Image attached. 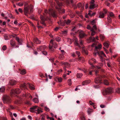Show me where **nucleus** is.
<instances>
[{
    "instance_id": "obj_1",
    "label": "nucleus",
    "mask_w": 120,
    "mask_h": 120,
    "mask_svg": "<svg viewBox=\"0 0 120 120\" xmlns=\"http://www.w3.org/2000/svg\"><path fill=\"white\" fill-rule=\"evenodd\" d=\"M33 11V7L32 5H30L27 6H24V15L27 16L28 14H30L32 13Z\"/></svg>"
},
{
    "instance_id": "obj_2",
    "label": "nucleus",
    "mask_w": 120,
    "mask_h": 120,
    "mask_svg": "<svg viewBox=\"0 0 120 120\" xmlns=\"http://www.w3.org/2000/svg\"><path fill=\"white\" fill-rule=\"evenodd\" d=\"M21 89H19L18 88L16 89L15 90L13 89L11 90V93L12 94L15 93L16 94H19L20 93L21 91V89H27V87L26 86V84L24 83L21 85Z\"/></svg>"
},
{
    "instance_id": "obj_3",
    "label": "nucleus",
    "mask_w": 120,
    "mask_h": 120,
    "mask_svg": "<svg viewBox=\"0 0 120 120\" xmlns=\"http://www.w3.org/2000/svg\"><path fill=\"white\" fill-rule=\"evenodd\" d=\"M44 12L46 14L49 13L50 15H51L54 17H56L55 11L52 9H49L48 11L47 9H45Z\"/></svg>"
},
{
    "instance_id": "obj_4",
    "label": "nucleus",
    "mask_w": 120,
    "mask_h": 120,
    "mask_svg": "<svg viewBox=\"0 0 120 120\" xmlns=\"http://www.w3.org/2000/svg\"><path fill=\"white\" fill-rule=\"evenodd\" d=\"M54 46L55 48H56L57 46V44L55 42H53V40H52L50 41L49 45V49L50 50L52 51H54L53 49H52V46Z\"/></svg>"
},
{
    "instance_id": "obj_5",
    "label": "nucleus",
    "mask_w": 120,
    "mask_h": 120,
    "mask_svg": "<svg viewBox=\"0 0 120 120\" xmlns=\"http://www.w3.org/2000/svg\"><path fill=\"white\" fill-rule=\"evenodd\" d=\"M61 64H62L64 65L65 67L64 68V69L65 72H64V73L63 75V77L64 78H65L67 76V75L66 74V70L65 68H69L70 67V65L67 63H65L63 62H61Z\"/></svg>"
},
{
    "instance_id": "obj_6",
    "label": "nucleus",
    "mask_w": 120,
    "mask_h": 120,
    "mask_svg": "<svg viewBox=\"0 0 120 120\" xmlns=\"http://www.w3.org/2000/svg\"><path fill=\"white\" fill-rule=\"evenodd\" d=\"M3 100L4 103H8L10 102V97L7 95H4L3 98Z\"/></svg>"
},
{
    "instance_id": "obj_7",
    "label": "nucleus",
    "mask_w": 120,
    "mask_h": 120,
    "mask_svg": "<svg viewBox=\"0 0 120 120\" xmlns=\"http://www.w3.org/2000/svg\"><path fill=\"white\" fill-rule=\"evenodd\" d=\"M32 108L33 109H34L35 111H37V112L38 114L42 112L41 108L38 107L37 106H35Z\"/></svg>"
},
{
    "instance_id": "obj_8",
    "label": "nucleus",
    "mask_w": 120,
    "mask_h": 120,
    "mask_svg": "<svg viewBox=\"0 0 120 120\" xmlns=\"http://www.w3.org/2000/svg\"><path fill=\"white\" fill-rule=\"evenodd\" d=\"M97 54H98L99 55H101V57L102 56H104L105 57H106V56L105 54L102 51H101L98 52H97L95 53H94V56H96V55Z\"/></svg>"
},
{
    "instance_id": "obj_9",
    "label": "nucleus",
    "mask_w": 120,
    "mask_h": 120,
    "mask_svg": "<svg viewBox=\"0 0 120 120\" xmlns=\"http://www.w3.org/2000/svg\"><path fill=\"white\" fill-rule=\"evenodd\" d=\"M96 62V60L95 59L92 58L89 60L88 63L89 64L91 65V66H94L93 65V63H95Z\"/></svg>"
},
{
    "instance_id": "obj_10",
    "label": "nucleus",
    "mask_w": 120,
    "mask_h": 120,
    "mask_svg": "<svg viewBox=\"0 0 120 120\" xmlns=\"http://www.w3.org/2000/svg\"><path fill=\"white\" fill-rule=\"evenodd\" d=\"M101 77L100 76L97 77L95 79V82L97 84L100 83L101 82Z\"/></svg>"
},
{
    "instance_id": "obj_11",
    "label": "nucleus",
    "mask_w": 120,
    "mask_h": 120,
    "mask_svg": "<svg viewBox=\"0 0 120 120\" xmlns=\"http://www.w3.org/2000/svg\"><path fill=\"white\" fill-rule=\"evenodd\" d=\"M112 89L111 88H108L105 89V90H104L103 91V93H104L105 92V93L106 94L108 93H112Z\"/></svg>"
},
{
    "instance_id": "obj_12",
    "label": "nucleus",
    "mask_w": 120,
    "mask_h": 120,
    "mask_svg": "<svg viewBox=\"0 0 120 120\" xmlns=\"http://www.w3.org/2000/svg\"><path fill=\"white\" fill-rule=\"evenodd\" d=\"M95 22L94 20H93L91 22V23L93 25H94L93 27V29L95 30H99V29H98L97 27L95 25Z\"/></svg>"
},
{
    "instance_id": "obj_13",
    "label": "nucleus",
    "mask_w": 120,
    "mask_h": 120,
    "mask_svg": "<svg viewBox=\"0 0 120 120\" xmlns=\"http://www.w3.org/2000/svg\"><path fill=\"white\" fill-rule=\"evenodd\" d=\"M46 47L45 46H41L39 48L37 49V50L39 51H40L42 52H43V51L46 48Z\"/></svg>"
},
{
    "instance_id": "obj_14",
    "label": "nucleus",
    "mask_w": 120,
    "mask_h": 120,
    "mask_svg": "<svg viewBox=\"0 0 120 120\" xmlns=\"http://www.w3.org/2000/svg\"><path fill=\"white\" fill-rule=\"evenodd\" d=\"M95 68V67L94 66H91L89 69V74L90 75H92V72L94 71V69Z\"/></svg>"
},
{
    "instance_id": "obj_15",
    "label": "nucleus",
    "mask_w": 120,
    "mask_h": 120,
    "mask_svg": "<svg viewBox=\"0 0 120 120\" xmlns=\"http://www.w3.org/2000/svg\"><path fill=\"white\" fill-rule=\"evenodd\" d=\"M27 85L28 86L29 88L31 90H34L35 89L34 86L32 85L31 84L29 83H27Z\"/></svg>"
},
{
    "instance_id": "obj_16",
    "label": "nucleus",
    "mask_w": 120,
    "mask_h": 120,
    "mask_svg": "<svg viewBox=\"0 0 120 120\" xmlns=\"http://www.w3.org/2000/svg\"><path fill=\"white\" fill-rule=\"evenodd\" d=\"M84 4H82L81 3H79L77 4V6L79 8H81V9L83 10L84 8Z\"/></svg>"
},
{
    "instance_id": "obj_17",
    "label": "nucleus",
    "mask_w": 120,
    "mask_h": 120,
    "mask_svg": "<svg viewBox=\"0 0 120 120\" xmlns=\"http://www.w3.org/2000/svg\"><path fill=\"white\" fill-rule=\"evenodd\" d=\"M65 20L64 22L62 21L61 20H60L59 22H58V23L60 26H63L64 25L65 23Z\"/></svg>"
},
{
    "instance_id": "obj_18",
    "label": "nucleus",
    "mask_w": 120,
    "mask_h": 120,
    "mask_svg": "<svg viewBox=\"0 0 120 120\" xmlns=\"http://www.w3.org/2000/svg\"><path fill=\"white\" fill-rule=\"evenodd\" d=\"M34 41L36 44H39L41 43V41L37 38L34 39Z\"/></svg>"
},
{
    "instance_id": "obj_19",
    "label": "nucleus",
    "mask_w": 120,
    "mask_h": 120,
    "mask_svg": "<svg viewBox=\"0 0 120 120\" xmlns=\"http://www.w3.org/2000/svg\"><path fill=\"white\" fill-rule=\"evenodd\" d=\"M86 35V34L82 31L80 32L79 36L80 38H82Z\"/></svg>"
},
{
    "instance_id": "obj_20",
    "label": "nucleus",
    "mask_w": 120,
    "mask_h": 120,
    "mask_svg": "<svg viewBox=\"0 0 120 120\" xmlns=\"http://www.w3.org/2000/svg\"><path fill=\"white\" fill-rule=\"evenodd\" d=\"M16 40L18 41L19 44L21 45L22 43V41L21 40H20L19 38L18 37H16L15 38Z\"/></svg>"
},
{
    "instance_id": "obj_21",
    "label": "nucleus",
    "mask_w": 120,
    "mask_h": 120,
    "mask_svg": "<svg viewBox=\"0 0 120 120\" xmlns=\"http://www.w3.org/2000/svg\"><path fill=\"white\" fill-rule=\"evenodd\" d=\"M90 82V81L89 80H86L83 82L82 84L83 85H87Z\"/></svg>"
},
{
    "instance_id": "obj_22",
    "label": "nucleus",
    "mask_w": 120,
    "mask_h": 120,
    "mask_svg": "<svg viewBox=\"0 0 120 120\" xmlns=\"http://www.w3.org/2000/svg\"><path fill=\"white\" fill-rule=\"evenodd\" d=\"M88 42H90L94 41H95V38L94 37H90L88 39Z\"/></svg>"
},
{
    "instance_id": "obj_23",
    "label": "nucleus",
    "mask_w": 120,
    "mask_h": 120,
    "mask_svg": "<svg viewBox=\"0 0 120 120\" xmlns=\"http://www.w3.org/2000/svg\"><path fill=\"white\" fill-rule=\"evenodd\" d=\"M105 16V14L102 12H100L99 17L101 18H103Z\"/></svg>"
},
{
    "instance_id": "obj_24",
    "label": "nucleus",
    "mask_w": 120,
    "mask_h": 120,
    "mask_svg": "<svg viewBox=\"0 0 120 120\" xmlns=\"http://www.w3.org/2000/svg\"><path fill=\"white\" fill-rule=\"evenodd\" d=\"M10 44L13 47H14L15 45V42L13 40H11Z\"/></svg>"
},
{
    "instance_id": "obj_25",
    "label": "nucleus",
    "mask_w": 120,
    "mask_h": 120,
    "mask_svg": "<svg viewBox=\"0 0 120 120\" xmlns=\"http://www.w3.org/2000/svg\"><path fill=\"white\" fill-rule=\"evenodd\" d=\"M23 97H25L27 98H30L31 99L32 98V97L30 95L29 93H28L26 95L23 94L22 95Z\"/></svg>"
},
{
    "instance_id": "obj_26",
    "label": "nucleus",
    "mask_w": 120,
    "mask_h": 120,
    "mask_svg": "<svg viewBox=\"0 0 120 120\" xmlns=\"http://www.w3.org/2000/svg\"><path fill=\"white\" fill-rule=\"evenodd\" d=\"M11 85H14L16 82V81L14 80H12L10 81Z\"/></svg>"
},
{
    "instance_id": "obj_27",
    "label": "nucleus",
    "mask_w": 120,
    "mask_h": 120,
    "mask_svg": "<svg viewBox=\"0 0 120 120\" xmlns=\"http://www.w3.org/2000/svg\"><path fill=\"white\" fill-rule=\"evenodd\" d=\"M33 101L36 103H38L39 102L38 99V98H34L33 99Z\"/></svg>"
},
{
    "instance_id": "obj_28",
    "label": "nucleus",
    "mask_w": 120,
    "mask_h": 120,
    "mask_svg": "<svg viewBox=\"0 0 120 120\" xmlns=\"http://www.w3.org/2000/svg\"><path fill=\"white\" fill-rule=\"evenodd\" d=\"M58 10L60 13H64L65 12L64 9H61L60 8H58Z\"/></svg>"
},
{
    "instance_id": "obj_29",
    "label": "nucleus",
    "mask_w": 120,
    "mask_h": 120,
    "mask_svg": "<svg viewBox=\"0 0 120 120\" xmlns=\"http://www.w3.org/2000/svg\"><path fill=\"white\" fill-rule=\"evenodd\" d=\"M103 66V64L101 63H99L98 65L96 66V68L98 69H100L101 67L102 66Z\"/></svg>"
},
{
    "instance_id": "obj_30",
    "label": "nucleus",
    "mask_w": 120,
    "mask_h": 120,
    "mask_svg": "<svg viewBox=\"0 0 120 120\" xmlns=\"http://www.w3.org/2000/svg\"><path fill=\"white\" fill-rule=\"evenodd\" d=\"M95 6L94 4H90L89 7L90 9H93L95 8Z\"/></svg>"
},
{
    "instance_id": "obj_31",
    "label": "nucleus",
    "mask_w": 120,
    "mask_h": 120,
    "mask_svg": "<svg viewBox=\"0 0 120 120\" xmlns=\"http://www.w3.org/2000/svg\"><path fill=\"white\" fill-rule=\"evenodd\" d=\"M76 75L78 78H79L82 76V73H77Z\"/></svg>"
},
{
    "instance_id": "obj_32",
    "label": "nucleus",
    "mask_w": 120,
    "mask_h": 120,
    "mask_svg": "<svg viewBox=\"0 0 120 120\" xmlns=\"http://www.w3.org/2000/svg\"><path fill=\"white\" fill-rule=\"evenodd\" d=\"M104 83L105 85H108L109 84V82L106 80H104Z\"/></svg>"
},
{
    "instance_id": "obj_33",
    "label": "nucleus",
    "mask_w": 120,
    "mask_h": 120,
    "mask_svg": "<svg viewBox=\"0 0 120 120\" xmlns=\"http://www.w3.org/2000/svg\"><path fill=\"white\" fill-rule=\"evenodd\" d=\"M102 47L101 45V44H99L98 46H95V49L97 50V49H100Z\"/></svg>"
},
{
    "instance_id": "obj_34",
    "label": "nucleus",
    "mask_w": 120,
    "mask_h": 120,
    "mask_svg": "<svg viewBox=\"0 0 120 120\" xmlns=\"http://www.w3.org/2000/svg\"><path fill=\"white\" fill-rule=\"evenodd\" d=\"M79 60L80 61L83 62L84 61V59L82 57H80L79 58Z\"/></svg>"
},
{
    "instance_id": "obj_35",
    "label": "nucleus",
    "mask_w": 120,
    "mask_h": 120,
    "mask_svg": "<svg viewBox=\"0 0 120 120\" xmlns=\"http://www.w3.org/2000/svg\"><path fill=\"white\" fill-rule=\"evenodd\" d=\"M103 45L106 48H108L109 47V44L106 42H105L103 44Z\"/></svg>"
},
{
    "instance_id": "obj_36",
    "label": "nucleus",
    "mask_w": 120,
    "mask_h": 120,
    "mask_svg": "<svg viewBox=\"0 0 120 120\" xmlns=\"http://www.w3.org/2000/svg\"><path fill=\"white\" fill-rule=\"evenodd\" d=\"M75 45H76L79 47H80V46L78 43L77 39H75Z\"/></svg>"
},
{
    "instance_id": "obj_37",
    "label": "nucleus",
    "mask_w": 120,
    "mask_h": 120,
    "mask_svg": "<svg viewBox=\"0 0 120 120\" xmlns=\"http://www.w3.org/2000/svg\"><path fill=\"white\" fill-rule=\"evenodd\" d=\"M26 73V72L25 70L23 69L21 72L20 73L22 75H24Z\"/></svg>"
},
{
    "instance_id": "obj_38",
    "label": "nucleus",
    "mask_w": 120,
    "mask_h": 120,
    "mask_svg": "<svg viewBox=\"0 0 120 120\" xmlns=\"http://www.w3.org/2000/svg\"><path fill=\"white\" fill-rule=\"evenodd\" d=\"M5 90V88L4 87H2L0 88V91L1 92H3Z\"/></svg>"
},
{
    "instance_id": "obj_39",
    "label": "nucleus",
    "mask_w": 120,
    "mask_h": 120,
    "mask_svg": "<svg viewBox=\"0 0 120 120\" xmlns=\"http://www.w3.org/2000/svg\"><path fill=\"white\" fill-rule=\"evenodd\" d=\"M93 112L92 110L90 109H88L87 112L89 114H91V112Z\"/></svg>"
},
{
    "instance_id": "obj_40",
    "label": "nucleus",
    "mask_w": 120,
    "mask_h": 120,
    "mask_svg": "<svg viewBox=\"0 0 120 120\" xmlns=\"http://www.w3.org/2000/svg\"><path fill=\"white\" fill-rule=\"evenodd\" d=\"M64 58V56L63 54H60L59 56V58L61 60L63 59Z\"/></svg>"
},
{
    "instance_id": "obj_41",
    "label": "nucleus",
    "mask_w": 120,
    "mask_h": 120,
    "mask_svg": "<svg viewBox=\"0 0 120 120\" xmlns=\"http://www.w3.org/2000/svg\"><path fill=\"white\" fill-rule=\"evenodd\" d=\"M56 41H58L59 42L61 40V38L59 37H57L56 38Z\"/></svg>"
},
{
    "instance_id": "obj_42",
    "label": "nucleus",
    "mask_w": 120,
    "mask_h": 120,
    "mask_svg": "<svg viewBox=\"0 0 120 120\" xmlns=\"http://www.w3.org/2000/svg\"><path fill=\"white\" fill-rule=\"evenodd\" d=\"M90 31L92 35H93L95 34L96 32L95 30H90Z\"/></svg>"
},
{
    "instance_id": "obj_43",
    "label": "nucleus",
    "mask_w": 120,
    "mask_h": 120,
    "mask_svg": "<svg viewBox=\"0 0 120 120\" xmlns=\"http://www.w3.org/2000/svg\"><path fill=\"white\" fill-rule=\"evenodd\" d=\"M109 15L111 17H113L114 15L112 12H109Z\"/></svg>"
},
{
    "instance_id": "obj_44",
    "label": "nucleus",
    "mask_w": 120,
    "mask_h": 120,
    "mask_svg": "<svg viewBox=\"0 0 120 120\" xmlns=\"http://www.w3.org/2000/svg\"><path fill=\"white\" fill-rule=\"evenodd\" d=\"M100 37L101 39V41H102V40L105 38V36L102 35H100Z\"/></svg>"
},
{
    "instance_id": "obj_45",
    "label": "nucleus",
    "mask_w": 120,
    "mask_h": 120,
    "mask_svg": "<svg viewBox=\"0 0 120 120\" xmlns=\"http://www.w3.org/2000/svg\"><path fill=\"white\" fill-rule=\"evenodd\" d=\"M16 4L19 6H22L23 5V3H16Z\"/></svg>"
},
{
    "instance_id": "obj_46",
    "label": "nucleus",
    "mask_w": 120,
    "mask_h": 120,
    "mask_svg": "<svg viewBox=\"0 0 120 120\" xmlns=\"http://www.w3.org/2000/svg\"><path fill=\"white\" fill-rule=\"evenodd\" d=\"M65 23L67 25H68L70 23L71 21L69 19H68L67 21H65Z\"/></svg>"
},
{
    "instance_id": "obj_47",
    "label": "nucleus",
    "mask_w": 120,
    "mask_h": 120,
    "mask_svg": "<svg viewBox=\"0 0 120 120\" xmlns=\"http://www.w3.org/2000/svg\"><path fill=\"white\" fill-rule=\"evenodd\" d=\"M68 82L69 85H70L71 84V79H69L68 80Z\"/></svg>"
},
{
    "instance_id": "obj_48",
    "label": "nucleus",
    "mask_w": 120,
    "mask_h": 120,
    "mask_svg": "<svg viewBox=\"0 0 120 120\" xmlns=\"http://www.w3.org/2000/svg\"><path fill=\"white\" fill-rule=\"evenodd\" d=\"M108 21L109 22H111V19L108 16L107 17Z\"/></svg>"
},
{
    "instance_id": "obj_49",
    "label": "nucleus",
    "mask_w": 120,
    "mask_h": 120,
    "mask_svg": "<svg viewBox=\"0 0 120 120\" xmlns=\"http://www.w3.org/2000/svg\"><path fill=\"white\" fill-rule=\"evenodd\" d=\"M83 52L85 53L86 54H88V52L87 51L85 50L84 49H83Z\"/></svg>"
},
{
    "instance_id": "obj_50",
    "label": "nucleus",
    "mask_w": 120,
    "mask_h": 120,
    "mask_svg": "<svg viewBox=\"0 0 120 120\" xmlns=\"http://www.w3.org/2000/svg\"><path fill=\"white\" fill-rule=\"evenodd\" d=\"M57 79L59 82H61L62 81V79L61 78H57Z\"/></svg>"
},
{
    "instance_id": "obj_51",
    "label": "nucleus",
    "mask_w": 120,
    "mask_h": 120,
    "mask_svg": "<svg viewBox=\"0 0 120 120\" xmlns=\"http://www.w3.org/2000/svg\"><path fill=\"white\" fill-rule=\"evenodd\" d=\"M62 32L63 34L66 35L67 33V30H63Z\"/></svg>"
},
{
    "instance_id": "obj_52",
    "label": "nucleus",
    "mask_w": 120,
    "mask_h": 120,
    "mask_svg": "<svg viewBox=\"0 0 120 120\" xmlns=\"http://www.w3.org/2000/svg\"><path fill=\"white\" fill-rule=\"evenodd\" d=\"M116 91L118 93H120V88H117L116 90Z\"/></svg>"
},
{
    "instance_id": "obj_53",
    "label": "nucleus",
    "mask_w": 120,
    "mask_h": 120,
    "mask_svg": "<svg viewBox=\"0 0 120 120\" xmlns=\"http://www.w3.org/2000/svg\"><path fill=\"white\" fill-rule=\"evenodd\" d=\"M103 10L104 11V13L105 14V15L106 14L107 12V10L105 9H103Z\"/></svg>"
},
{
    "instance_id": "obj_54",
    "label": "nucleus",
    "mask_w": 120,
    "mask_h": 120,
    "mask_svg": "<svg viewBox=\"0 0 120 120\" xmlns=\"http://www.w3.org/2000/svg\"><path fill=\"white\" fill-rule=\"evenodd\" d=\"M92 12V11L91 10H89V13H88V15H89L90 16H92V14H91V12Z\"/></svg>"
},
{
    "instance_id": "obj_55",
    "label": "nucleus",
    "mask_w": 120,
    "mask_h": 120,
    "mask_svg": "<svg viewBox=\"0 0 120 120\" xmlns=\"http://www.w3.org/2000/svg\"><path fill=\"white\" fill-rule=\"evenodd\" d=\"M45 17V15L44 14H43V16H41V19L42 20H44V17Z\"/></svg>"
},
{
    "instance_id": "obj_56",
    "label": "nucleus",
    "mask_w": 120,
    "mask_h": 120,
    "mask_svg": "<svg viewBox=\"0 0 120 120\" xmlns=\"http://www.w3.org/2000/svg\"><path fill=\"white\" fill-rule=\"evenodd\" d=\"M7 49V47L5 45L4 46L2 47V49L4 50H5Z\"/></svg>"
},
{
    "instance_id": "obj_57",
    "label": "nucleus",
    "mask_w": 120,
    "mask_h": 120,
    "mask_svg": "<svg viewBox=\"0 0 120 120\" xmlns=\"http://www.w3.org/2000/svg\"><path fill=\"white\" fill-rule=\"evenodd\" d=\"M57 4L59 7H60L63 5L62 3L60 2H58L57 3Z\"/></svg>"
},
{
    "instance_id": "obj_58",
    "label": "nucleus",
    "mask_w": 120,
    "mask_h": 120,
    "mask_svg": "<svg viewBox=\"0 0 120 120\" xmlns=\"http://www.w3.org/2000/svg\"><path fill=\"white\" fill-rule=\"evenodd\" d=\"M76 53L78 55V56H79L80 55V53L78 51H76Z\"/></svg>"
},
{
    "instance_id": "obj_59",
    "label": "nucleus",
    "mask_w": 120,
    "mask_h": 120,
    "mask_svg": "<svg viewBox=\"0 0 120 120\" xmlns=\"http://www.w3.org/2000/svg\"><path fill=\"white\" fill-rule=\"evenodd\" d=\"M45 109L47 111H49V109L47 107H45Z\"/></svg>"
},
{
    "instance_id": "obj_60",
    "label": "nucleus",
    "mask_w": 120,
    "mask_h": 120,
    "mask_svg": "<svg viewBox=\"0 0 120 120\" xmlns=\"http://www.w3.org/2000/svg\"><path fill=\"white\" fill-rule=\"evenodd\" d=\"M18 10L21 13H22L23 11L22 9L19 8L18 9Z\"/></svg>"
},
{
    "instance_id": "obj_61",
    "label": "nucleus",
    "mask_w": 120,
    "mask_h": 120,
    "mask_svg": "<svg viewBox=\"0 0 120 120\" xmlns=\"http://www.w3.org/2000/svg\"><path fill=\"white\" fill-rule=\"evenodd\" d=\"M42 53L43 54H44V55H46L47 54V52L46 51H43V52H42Z\"/></svg>"
},
{
    "instance_id": "obj_62",
    "label": "nucleus",
    "mask_w": 120,
    "mask_h": 120,
    "mask_svg": "<svg viewBox=\"0 0 120 120\" xmlns=\"http://www.w3.org/2000/svg\"><path fill=\"white\" fill-rule=\"evenodd\" d=\"M89 103L90 105H92L94 106V104L93 102H92L91 101H89Z\"/></svg>"
},
{
    "instance_id": "obj_63",
    "label": "nucleus",
    "mask_w": 120,
    "mask_h": 120,
    "mask_svg": "<svg viewBox=\"0 0 120 120\" xmlns=\"http://www.w3.org/2000/svg\"><path fill=\"white\" fill-rule=\"evenodd\" d=\"M30 111L32 112H33L35 111L34 109H33L32 108H31L30 109Z\"/></svg>"
},
{
    "instance_id": "obj_64",
    "label": "nucleus",
    "mask_w": 120,
    "mask_h": 120,
    "mask_svg": "<svg viewBox=\"0 0 120 120\" xmlns=\"http://www.w3.org/2000/svg\"><path fill=\"white\" fill-rule=\"evenodd\" d=\"M28 118L29 119H30L31 120H32V117L30 116H28Z\"/></svg>"
}]
</instances>
